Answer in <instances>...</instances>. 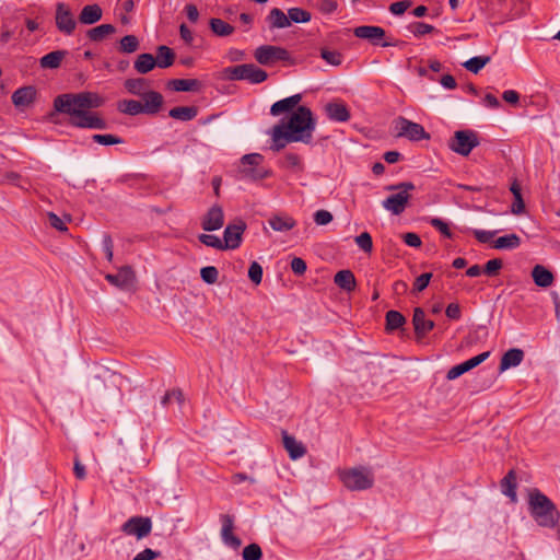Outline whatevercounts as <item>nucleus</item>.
Here are the masks:
<instances>
[{
  "label": "nucleus",
  "instance_id": "1",
  "mask_svg": "<svg viewBox=\"0 0 560 560\" xmlns=\"http://www.w3.org/2000/svg\"><path fill=\"white\" fill-rule=\"evenodd\" d=\"M102 105L103 98L92 92L66 93L54 100L55 110L69 115V124L77 128L106 129V121L90 110Z\"/></svg>",
  "mask_w": 560,
  "mask_h": 560
},
{
  "label": "nucleus",
  "instance_id": "2",
  "mask_svg": "<svg viewBox=\"0 0 560 560\" xmlns=\"http://www.w3.org/2000/svg\"><path fill=\"white\" fill-rule=\"evenodd\" d=\"M528 510L536 523L546 528H553L560 520L556 504L538 489L528 494Z\"/></svg>",
  "mask_w": 560,
  "mask_h": 560
},
{
  "label": "nucleus",
  "instance_id": "3",
  "mask_svg": "<svg viewBox=\"0 0 560 560\" xmlns=\"http://www.w3.org/2000/svg\"><path fill=\"white\" fill-rule=\"evenodd\" d=\"M284 128L298 142L310 144L313 140L316 120L308 107L299 106L284 122Z\"/></svg>",
  "mask_w": 560,
  "mask_h": 560
},
{
  "label": "nucleus",
  "instance_id": "4",
  "mask_svg": "<svg viewBox=\"0 0 560 560\" xmlns=\"http://www.w3.org/2000/svg\"><path fill=\"white\" fill-rule=\"evenodd\" d=\"M415 188L416 187L411 182H402L388 186V190L396 192L383 200L382 206L394 215L401 214L409 202V191L415 190Z\"/></svg>",
  "mask_w": 560,
  "mask_h": 560
},
{
  "label": "nucleus",
  "instance_id": "5",
  "mask_svg": "<svg viewBox=\"0 0 560 560\" xmlns=\"http://www.w3.org/2000/svg\"><path fill=\"white\" fill-rule=\"evenodd\" d=\"M345 487L351 491H362L373 487L374 476L369 468L357 467L340 472Z\"/></svg>",
  "mask_w": 560,
  "mask_h": 560
},
{
  "label": "nucleus",
  "instance_id": "6",
  "mask_svg": "<svg viewBox=\"0 0 560 560\" xmlns=\"http://www.w3.org/2000/svg\"><path fill=\"white\" fill-rule=\"evenodd\" d=\"M225 74L230 80H246L252 84L261 83L268 78L267 72L254 63L229 67L225 69Z\"/></svg>",
  "mask_w": 560,
  "mask_h": 560
},
{
  "label": "nucleus",
  "instance_id": "7",
  "mask_svg": "<svg viewBox=\"0 0 560 560\" xmlns=\"http://www.w3.org/2000/svg\"><path fill=\"white\" fill-rule=\"evenodd\" d=\"M264 161V156L259 153L245 154L241 159L240 174L242 178L250 180H259L271 175L270 171L258 168Z\"/></svg>",
  "mask_w": 560,
  "mask_h": 560
},
{
  "label": "nucleus",
  "instance_id": "8",
  "mask_svg": "<svg viewBox=\"0 0 560 560\" xmlns=\"http://www.w3.org/2000/svg\"><path fill=\"white\" fill-rule=\"evenodd\" d=\"M479 143L478 135L474 130L465 129L455 131L448 148L459 155L467 156Z\"/></svg>",
  "mask_w": 560,
  "mask_h": 560
},
{
  "label": "nucleus",
  "instance_id": "9",
  "mask_svg": "<svg viewBox=\"0 0 560 560\" xmlns=\"http://www.w3.org/2000/svg\"><path fill=\"white\" fill-rule=\"evenodd\" d=\"M254 57L258 63L268 66L276 61H290V52L280 46L262 45L256 48Z\"/></svg>",
  "mask_w": 560,
  "mask_h": 560
},
{
  "label": "nucleus",
  "instance_id": "10",
  "mask_svg": "<svg viewBox=\"0 0 560 560\" xmlns=\"http://www.w3.org/2000/svg\"><path fill=\"white\" fill-rule=\"evenodd\" d=\"M396 128L398 129V137L407 138L410 141L430 139V135L420 124L413 122L401 116L396 119Z\"/></svg>",
  "mask_w": 560,
  "mask_h": 560
},
{
  "label": "nucleus",
  "instance_id": "11",
  "mask_svg": "<svg viewBox=\"0 0 560 560\" xmlns=\"http://www.w3.org/2000/svg\"><path fill=\"white\" fill-rule=\"evenodd\" d=\"M121 530L126 535H132L138 539H142L151 533L152 521L147 516H132L122 524Z\"/></svg>",
  "mask_w": 560,
  "mask_h": 560
},
{
  "label": "nucleus",
  "instance_id": "12",
  "mask_svg": "<svg viewBox=\"0 0 560 560\" xmlns=\"http://www.w3.org/2000/svg\"><path fill=\"white\" fill-rule=\"evenodd\" d=\"M55 21L58 31L65 35H71L75 30L77 22L74 15L70 8L63 2L56 4Z\"/></svg>",
  "mask_w": 560,
  "mask_h": 560
},
{
  "label": "nucleus",
  "instance_id": "13",
  "mask_svg": "<svg viewBox=\"0 0 560 560\" xmlns=\"http://www.w3.org/2000/svg\"><path fill=\"white\" fill-rule=\"evenodd\" d=\"M245 229L246 224L243 221L229 224L223 232V249H235L240 247Z\"/></svg>",
  "mask_w": 560,
  "mask_h": 560
},
{
  "label": "nucleus",
  "instance_id": "14",
  "mask_svg": "<svg viewBox=\"0 0 560 560\" xmlns=\"http://www.w3.org/2000/svg\"><path fill=\"white\" fill-rule=\"evenodd\" d=\"M269 135L271 136L272 141L270 149L275 152L281 151L288 143L298 142L284 128L283 120L275 125L269 131Z\"/></svg>",
  "mask_w": 560,
  "mask_h": 560
},
{
  "label": "nucleus",
  "instance_id": "15",
  "mask_svg": "<svg viewBox=\"0 0 560 560\" xmlns=\"http://www.w3.org/2000/svg\"><path fill=\"white\" fill-rule=\"evenodd\" d=\"M224 223L223 210L220 206H212L205 214L201 221V228L207 232H212L221 229Z\"/></svg>",
  "mask_w": 560,
  "mask_h": 560
},
{
  "label": "nucleus",
  "instance_id": "16",
  "mask_svg": "<svg viewBox=\"0 0 560 560\" xmlns=\"http://www.w3.org/2000/svg\"><path fill=\"white\" fill-rule=\"evenodd\" d=\"M221 522H222V528H221V538L222 541L233 548L237 549L241 547L242 541L241 539L233 534L234 529V520L233 516L229 514L221 515Z\"/></svg>",
  "mask_w": 560,
  "mask_h": 560
},
{
  "label": "nucleus",
  "instance_id": "17",
  "mask_svg": "<svg viewBox=\"0 0 560 560\" xmlns=\"http://www.w3.org/2000/svg\"><path fill=\"white\" fill-rule=\"evenodd\" d=\"M412 324L417 340L424 338L434 328V322L425 318V313L421 307L415 308Z\"/></svg>",
  "mask_w": 560,
  "mask_h": 560
},
{
  "label": "nucleus",
  "instance_id": "18",
  "mask_svg": "<svg viewBox=\"0 0 560 560\" xmlns=\"http://www.w3.org/2000/svg\"><path fill=\"white\" fill-rule=\"evenodd\" d=\"M105 279L118 288H127L135 280V272L130 266H122L118 269L117 273H108L105 276Z\"/></svg>",
  "mask_w": 560,
  "mask_h": 560
},
{
  "label": "nucleus",
  "instance_id": "19",
  "mask_svg": "<svg viewBox=\"0 0 560 560\" xmlns=\"http://www.w3.org/2000/svg\"><path fill=\"white\" fill-rule=\"evenodd\" d=\"M37 91L34 86L27 85L18 89L12 94V103L18 108L28 107L36 98Z\"/></svg>",
  "mask_w": 560,
  "mask_h": 560
},
{
  "label": "nucleus",
  "instance_id": "20",
  "mask_svg": "<svg viewBox=\"0 0 560 560\" xmlns=\"http://www.w3.org/2000/svg\"><path fill=\"white\" fill-rule=\"evenodd\" d=\"M353 34L358 38L368 39L373 45H378V40L385 36V31L381 26L362 25L355 27Z\"/></svg>",
  "mask_w": 560,
  "mask_h": 560
},
{
  "label": "nucleus",
  "instance_id": "21",
  "mask_svg": "<svg viewBox=\"0 0 560 560\" xmlns=\"http://www.w3.org/2000/svg\"><path fill=\"white\" fill-rule=\"evenodd\" d=\"M326 115L330 120L346 122L350 119V112L342 102H330L325 106Z\"/></svg>",
  "mask_w": 560,
  "mask_h": 560
},
{
  "label": "nucleus",
  "instance_id": "22",
  "mask_svg": "<svg viewBox=\"0 0 560 560\" xmlns=\"http://www.w3.org/2000/svg\"><path fill=\"white\" fill-rule=\"evenodd\" d=\"M141 96L143 100L142 107L144 114L154 115L161 109L163 105V96L161 93L149 91L143 93Z\"/></svg>",
  "mask_w": 560,
  "mask_h": 560
},
{
  "label": "nucleus",
  "instance_id": "23",
  "mask_svg": "<svg viewBox=\"0 0 560 560\" xmlns=\"http://www.w3.org/2000/svg\"><path fill=\"white\" fill-rule=\"evenodd\" d=\"M524 359V351L518 348L508 350L501 358L499 371L504 372L511 368L518 366Z\"/></svg>",
  "mask_w": 560,
  "mask_h": 560
},
{
  "label": "nucleus",
  "instance_id": "24",
  "mask_svg": "<svg viewBox=\"0 0 560 560\" xmlns=\"http://www.w3.org/2000/svg\"><path fill=\"white\" fill-rule=\"evenodd\" d=\"M282 442L292 459H298L305 455V446L301 442L296 441L294 436L289 435L285 431L282 434Z\"/></svg>",
  "mask_w": 560,
  "mask_h": 560
},
{
  "label": "nucleus",
  "instance_id": "25",
  "mask_svg": "<svg viewBox=\"0 0 560 560\" xmlns=\"http://www.w3.org/2000/svg\"><path fill=\"white\" fill-rule=\"evenodd\" d=\"M202 83L197 79H173L167 82V88L176 92L199 91Z\"/></svg>",
  "mask_w": 560,
  "mask_h": 560
},
{
  "label": "nucleus",
  "instance_id": "26",
  "mask_svg": "<svg viewBox=\"0 0 560 560\" xmlns=\"http://www.w3.org/2000/svg\"><path fill=\"white\" fill-rule=\"evenodd\" d=\"M301 100H302L301 94H294L287 98L280 100L271 105L270 114L272 116H279L282 113L292 110L295 106H298V104L301 102Z\"/></svg>",
  "mask_w": 560,
  "mask_h": 560
},
{
  "label": "nucleus",
  "instance_id": "27",
  "mask_svg": "<svg viewBox=\"0 0 560 560\" xmlns=\"http://www.w3.org/2000/svg\"><path fill=\"white\" fill-rule=\"evenodd\" d=\"M532 277L536 285L548 288L553 283L555 277L550 270L542 265H536L532 270Z\"/></svg>",
  "mask_w": 560,
  "mask_h": 560
},
{
  "label": "nucleus",
  "instance_id": "28",
  "mask_svg": "<svg viewBox=\"0 0 560 560\" xmlns=\"http://www.w3.org/2000/svg\"><path fill=\"white\" fill-rule=\"evenodd\" d=\"M102 14L103 12L98 4H89L81 10L79 21L82 24L91 25L98 22L102 19Z\"/></svg>",
  "mask_w": 560,
  "mask_h": 560
},
{
  "label": "nucleus",
  "instance_id": "29",
  "mask_svg": "<svg viewBox=\"0 0 560 560\" xmlns=\"http://www.w3.org/2000/svg\"><path fill=\"white\" fill-rule=\"evenodd\" d=\"M67 55V50L50 51L39 59V65L43 69H57Z\"/></svg>",
  "mask_w": 560,
  "mask_h": 560
},
{
  "label": "nucleus",
  "instance_id": "30",
  "mask_svg": "<svg viewBox=\"0 0 560 560\" xmlns=\"http://www.w3.org/2000/svg\"><path fill=\"white\" fill-rule=\"evenodd\" d=\"M156 66L155 57L152 54H140L133 62L135 70L140 74H145Z\"/></svg>",
  "mask_w": 560,
  "mask_h": 560
},
{
  "label": "nucleus",
  "instance_id": "31",
  "mask_svg": "<svg viewBox=\"0 0 560 560\" xmlns=\"http://www.w3.org/2000/svg\"><path fill=\"white\" fill-rule=\"evenodd\" d=\"M175 52L168 46L161 45L156 48V66L165 69L171 67L175 61Z\"/></svg>",
  "mask_w": 560,
  "mask_h": 560
},
{
  "label": "nucleus",
  "instance_id": "32",
  "mask_svg": "<svg viewBox=\"0 0 560 560\" xmlns=\"http://www.w3.org/2000/svg\"><path fill=\"white\" fill-rule=\"evenodd\" d=\"M334 281L339 288L348 292L353 291L355 288V278L353 272L350 270L338 271L335 275Z\"/></svg>",
  "mask_w": 560,
  "mask_h": 560
},
{
  "label": "nucleus",
  "instance_id": "33",
  "mask_svg": "<svg viewBox=\"0 0 560 560\" xmlns=\"http://www.w3.org/2000/svg\"><path fill=\"white\" fill-rule=\"evenodd\" d=\"M197 115L198 108L196 106H178L168 112L170 117L182 121H189Z\"/></svg>",
  "mask_w": 560,
  "mask_h": 560
},
{
  "label": "nucleus",
  "instance_id": "34",
  "mask_svg": "<svg viewBox=\"0 0 560 560\" xmlns=\"http://www.w3.org/2000/svg\"><path fill=\"white\" fill-rule=\"evenodd\" d=\"M269 225L275 231L285 232L295 226V220L291 217L273 215L269 219Z\"/></svg>",
  "mask_w": 560,
  "mask_h": 560
},
{
  "label": "nucleus",
  "instance_id": "35",
  "mask_svg": "<svg viewBox=\"0 0 560 560\" xmlns=\"http://www.w3.org/2000/svg\"><path fill=\"white\" fill-rule=\"evenodd\" d=\"M116 27L113 24H101L88 31V37L93 42H102L107 35L114 34Z\"/></svg>",
  "mask_w": 560,
  "mask_h": 560
},
{
  "label": "nucleus",
  "instance_id": "36",
  "mask_svg": "<svg viewBox=\"0 0 560 560\" xmlns=\"http://www.w3.org/2000/svg\"><path fill=\"white\" fill-rule=\"evenodd\" d=\"M502 492L511 498L512 501H516V475L514 470H510L501 481Z\"/></svg>",
  "mask_w": 560,
  "mask_h": 560
},
{
  "label": "nucleus",
  "instance_id": "37",
  "mask_svg": "<svg viewBox=\"0 0 560 560\" xmlns=\"http://www.w3.org/2000/svg\"><path fill=\"white\" fill-rule=\"evenodd\" d=\"M271 28H285L290 26V20L284 12L278 8H273L268 15Z\"/></svg>",
  "mask_w": 560,
  "mask_h": 560
},
{
  "label": "nucleus",
  "instance_id": "38",
  "mask_svg": "<svg viewBox=\"0 0 560 560\" xmlns=\"http://www.w3.org/2000/svg\"><path fill=\"white\" fill-rule=\"evenodd\" d=\"M520 245L521 238L517 234L514 233L500 236L493 243V247L497 249H514L517 248Z\"/></svg>",
  "mask_w": 560,
  "mask_h": 560
},
{
  "label": "nucleus",
  "instance_id": "39",
  "mask_svg": "<svg viewBox=\"0 0 560 560\" xmlns=\"http://www.w3.org/2000/svg\"><path fill=\"white\" fill-rule=\"evenodd\" d=\"M140 47L139 38L136 35H126L120 38L118 44V51L122 54H133Z\"/></svg>",
  "mask_w": 560,
  "mask_h": 560
},
{
  "label": "nucleus",
  "instance_id": "40",
  "mask_svg": "<svg viewBox=\"0 0 560 560\" xmlns=\"http://www.w3.org/2000/svg\"><path fill=\"white\" fill-rule=\"evenodd\" d=\"M118 110L120 113L137 116L139 114H144L142 103L136 100H124L118 103Z\"/></svg>",
  "mask_w": 560,
  "mask_h": 560
},
{
  "label": "nucleus",
  "instance_id": "41",
  "mask_svg": "<svg viewBox=\"0 0 560 560\" xmlns=\"http://www.w3.org/2000/svg\"><path fill=\"white\" fill-rule=\"evenodd\" d=\"M211 31L221 37L233 34L234 27L221 19L213 18L209 22Z\"/></svg>",
  "mask_w": 560,
  "mask_h": 560
},
{
  "label": "nucleus",
  "instance_id": "42",
  "mask_svg": "<svg viewBox=\"0 0 560 560\" xmlns=\"http://www.w3.org/2000/svg\"><path fill=\"white\" fill-rule=\"evenodd\" d=\"M385 319L386 330L388 331L396 330L406 323L405 316L400 312L394 310H390L386 313Z\"/></svg>",
  "mask_w": 560,
  "mask_h": 560
},
{
  "label": "nucleus",
  "instance_id": "43",
  "mask_svg": "<svg viewBox=\"0 0 560 560\" xmlns=\"http://www.w3.org/2000/svg\"><path fill=\"white\" fill-rule=\"evenodd\" d=\"M489 56H476L463 63V66L470 72L477 74L486 65L490 62Z\"/></svg>",
  "mask_w": 560,
  "mask_h": 560
},
{
  "label": "nucleus",
  "instance_id": "44",
  "mask_svg": "<svg viewBox=\"0 0 560 560\" xmlns=\"http://www.w3.org/2000/svg\"><path fill=\"white\" fill-rule=\"evenodd\" d=\"M124 85L129 93L142 95L143 91L148 88V82L144 78L127 79Z\"/></svg>",
  "mask_w": 560,
  "mask_h": 560
},
{
  "label": "nucleus",
  "instance_id": "45",
  "mask_svg": "<svg viewBox=\"0 0 560 560\" xmlns=\"http://www.w3.org/2000/svg\"><path fill=\"white\" fill-rule=\"evenodd\" d=\"M311 13L301 8H291L288 10V19L294 23H307L311 21Z\"/></svg>",
  "mask_w": 560,
  "mask_h": 560
},
{
  "label": "nucleus",
  "instance_id": "46",
  "mask_svg": "<svg viewBox=\"0 0 560 560\" xmlns=\"http://www.w3.org/2000/svg\"><path fill=\"white\" fill-rule=\"evenodd\" d=\"M243 560H261L262 551L258 544H249L243 549Z\"/></svg>",
  "mask_w": 560,
  "mask_h": 560
},
{
  "label": "nucleus",
  "instance_id": "47",
  "mask_svg": "<svg viewBox=\"0 0 560 560\" xmlns=\"http://www.w3.org/2000/svg\"><path fill=\"white\" fill-rule=\"evenodd\" d=\"M281 166L296 171L303 170L301 158L295 153H287L283 158V161L281 162Z\"/></svg>",
  "mask_w": 560,
  "mask_h": 560
},
{
  "label": "nucleus",
  "instance_id": "48",
  "mask_svg": "<svg viewBox=\"0 0 560 560\" xmlns=\"http://www.w3.org/2000/svg\"><path fill=\"white\" fill-rule=\"evenodd\" d=\"M200 277L207 284H214L219 279V270L214 266L201 268Z\"/></svg>",
  "mask_w": 560,
  "mask_h": 560
},
{
  "label": "nucleus",
  "instance_id": "49",
  "mask_svg": "<svg viewBox=\"0 0 560 560\" xmlns=\"http://www.w3.org/2000/svg\"><path fill=\"white\" fill-rule=\"evenodd\" d=\"M320 57L331 66H339L342 62V55L336 50L323 48L320 50Z\"/></svg>",
  "mask_w": 560,
  "mask_h": 560
},
{
  "label": "nucleus",
  "instance_id": "50",
  "mask_svg": "<svg viewBox=\"0 0 560 560\" xmlns=\"http://www.w3.org/2000/svg\"><path fill=\"white\" fill-rule=\"evenodd\" d=\"M200 243L206 246L223 250V242L217 236L212 234H200L198 236Z\"/></svg>",
  "mask_w": 560,
  "mask_h": 560
},
{
  "label": "nucleus",
  "instance_id": "51",
  "mask_svg": "<svg viewBox=\"0 0 560 560\" xmlns=\"http://www.w3.org/2000/svg\"><path fill=\"white\" fill-rule=\"evenodd\" d=\"M355 244L364 252L371 253L373 249L372 236L368 232H363L355 237Z\"/></svg>",
  "mask_w": 560,
  "mask_h": 560
},
{
  "label": "nucleus",
  "instance_id": "52",
  "mask_svg": "<svg viewBox=\"0 0 560 560\" xmlns=\"http://www.w3.org/2000/svg\"><path fill=\"white\" fill-rule=\"evenodd\" d=\"M92 139L102 145H114V144H120L124 142V140L117 136L114 135H94Z\"/></svg>",
  "mask_w": 560,
  "mask_h": 560
},
{
  "label": "nucleus",
  "instance_id": "53",
  "mask_svg": "<svg viewBox=\"0 0 560 560\" xmlns=\"http://www.w3.org/2000/svg\"><path fill=\"white\" fill-rule=\"evenodd\" d=\"M248 278L255 284H259L262 280V267L257 262L253 261L248 268Z\"/></svg>",
  "mask_w": 560,
  "mask_h": 560
},
{
  "label": "nucleus",
  "instance_id": "54",
  "mask_svg": "<svg viewBox=\"0 0 560 560\" xmlns=\"http://www.w3.org/2000/svg\"><path fill=\"white\" fill-rule=\"evenodd\" d=\"M410 28L413 35L417 37L432 33L435 30L433 25L423 22H416L410 26Z\"/></svg>",
  "mask_w": 560,
  "mask_h": 560
},
{
  "label": "nucleus",
  "instance_id": "55",
  "mask_svg": "<svg viewBox=\"0 0 560 560\" xmlns=\"http://www.w3.org/2000/svg\"><path fill=\"white\" fill-rule=\"evenodd\" d=\"M430 224L433 228H435L438 231H440L445 237H447V238L453 237V233L451 232L448 224L446 222H444L442 219L432 218L430 220Z\"/></svg>",
  "mask_w": 560,
  "mask_h": 560
},
{
  "label": "nucleus",
  "instance_id": "56",
  "mask_svg": "<svg viewBox=\"0 0 560 560\" xmlns=\"http://www.w3.org/2000/svg\"><path fill=\"white\" fill-rule=\"evenodd\" d=\"M502 265H503V262L499 258L488 260L485 265L483 272L490 277L494 276L502 268Z\"/></svg>",
  "mask_w": 560,
  "mask_h": 560
},
{
  "label": "nucleus",
  "instance_id": "57",
  "mask_svg": "<svg viewBox=\"0 0 560 560\" xmlns=\"http://www.w3.org/2000/svg\"><path fill=\"white\" fill-rule=\"evenodd\" d=\"M102 247L108 261L113 260L114 242L109 234H104L102 238Z\"/></svg>",
  "mask_w": 560,
  "mask_h": 560
},
{
  "label": "nucleus",
  "instance_id": "58",
  "mask_svg": "<svg viewBox=\"0 0 560 560\" xmlns=\"http://www.w3.org/2000/svg\"><path fill=\"white\" fill-rule=\"evenodd\" d=\"M431 278H432L431 272H425V273H422L419 277H417L415 280V283H413V290L417 292L423 291L428 287Z\"/></svg>",
  "mask_w": 560,
  "mask_h": 560
},
{
  "label": "nucleus",
  "instance_id": "59",
  "mask_svg": "<svg viewBox=\"0 0 560 560\" xmlns=\"http://www.w3.org/2000/svg\"><path fill=\"white\" fill-rule=\"evenodd\" d=\"M314 221L317 225H326L332 221V214L327 210H317L314 213Z\"/></svg>",
  "mask_w": 560,
  "mask_h": 560
},
{
  "label": "nucleus",
  "instance_id": "60",
  "mask_svg": "<svg viewBox=\"0 0 560 560\" xmlns=\"http://www.w3.org/2000/svg\"><path fill=\"white\" fill-rule=\"evenodd\" d=\"M410 5H411V1L410 0L397 1V2H394V3H392L389 5V11L393 14L400 15L404 12H406V10L408 8H410Z\"/></svg>",
  "mask_w": 560,
  "mask_h": 560
},
{
  "label": "nucleus",
  "instance_id": "61",
  "mask_svg": "<svg viewBox=\"0 0 560 560\" xmlns=\"http://www.w3.org/2000/svg\"><path fill=\"white\" fill-rule=\"evenodd\" d=\"M466 372H468V369H467V366H465V362H463L460 364H457V365L451 368L447 371L446 378L448 381H453V380L459 377L460 375H463Z\"/></svg>",
  "mask_w": 560,
  "mask_h": 560
},
{
  "label": "nucleus",
  "instance_id": "62",
  "mask_svg": "<svg viewBox=\"0 0 560 560\" xmlns=\"http://www.w3.org/2000/svg\"><path fill=\"white\" fill-rule=\"evenodd\" d=\"M490 355L489 351L482 352L467 361H465V366H467L468 371L472 370L474 368L481 364L483 361H486Z\"/></svg>",
  "mask_w": 560,
  "mask_h": 560
},
{
  "label": "nucleus",
  "instance_id": "63",
  "mask_svg": "<svg viewBox=\"0 0 560 560\" xmlns=\"http://www.w3.org/2000/svg\"><path fill=\"white\" fill-rule=\"evenodd\" d=\"M291 269L292 271L295 273V275H299V276H302L304 275V272L306 271V262L300 258V257H294L292 260H291Z\"/></svg>",
  "mask_w": 560,
  "mask_h": 560
},
{
  "label": "nucleus",
  "instance_id": "64",
  "mask_svg": "<svg viewBox=\"0 0 560 560\" xmlns=\"http://www.w3.org/2000/svg\"><path fill=\"white\" fill-rule=\"evenodd\" d=\"M160 557L159 551H154L150 548H145L141 552H139L133 560H153Z\"/></svg>",
  "mask_w": 560,
  "mask_h": 560
}]
</instances>
